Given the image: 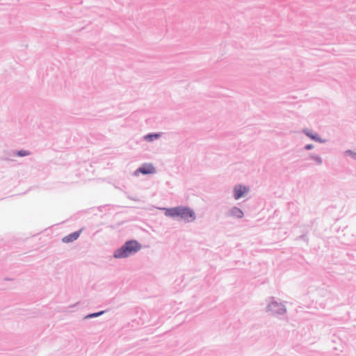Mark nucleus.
Wrapping results in <instances>:
<instances>
[{"mask_svg": "<svg viewBox=\"0 0 356 356\" xmlns=\"http://www.w3.org/2000/svg\"><path fill=\"white\" fill-rule=\"evenodd\" d=\"M250 190L249 186L237 184L234 187L233 195L235 200L242 198Z\"/></svg>", "mask_w": 356, "mask_h": 356, "instance_id": "nucleus-5", "label": "nucleus"}, {"mask_svg": "<svg viewBox=\"0 0 356 356\" xmlns=\"http://www.w3.org/2000/svg\"><path fill=\"white\" fill-rule=\"evenodd\" d=\"M345 154L346 156H350L351 158H353L354 160H356V152L350 150V149H348L345 152Z\"/></svg>", "mask_w": 356, "mask_h": 356, "instance_id": "nucleus-13", "label": "nucleus"}, {"mask_svg": "<svg viewBox=\"0 0 356 356\" xmlns=\"http://www.w3.org/2000/svg\"><path fill=\"white\" fill-rule=\"evenodd\" d=\"M297 239L302 240V241H306V242H308V241H309L307 234H302V235L299 236L297 238Z\"/></svg>", "mask_w": 356, "mask_h": 356, "instance_id": "nucleus-14", "label": "nucleus"}, {"mask_svg": "<svg viewBox=\"0 0 356 356\" xmlns=\"http://www.w3.org/2000/svg\"><path fill=\"white\" fill-rule=\"evenodd\" d=\"M30 154V152L28 151V150H25V149H19V150H17L15 152V156H17L19 157H24V156H29Z\"/></svg>", "mask_w": 356, "mask_h": 356, "instance_id": "nucleus-12", "label": "nucleus"}, {"mask_svg": "<svg viewBox=\"0 0 356 356\" xmlns=\"http://www.w3.org/2000/svg\"><path fill=\"white\" fill-rule=\"evenodd\" d=\"M302 133L315 142L320 143H325L326 142L325 139H323L317 133L313 132L311 129H302Z\"/></svg>", "mask_w": 356, "mask_h": 356, "instance_id": "nucleus-6", "label": "nucleus"}, {"mask_svg": "<svg viewBox=\"0 0 356 356\" xmlns=\"http://www.w3.org/2000/svg\"><path fill=\"white\" fill-rule=\"evenodd\" d=\"M104 313H105V311H99V312H97L90 313V314H87L84 317V318L85 319H89V318L99 317V316H102Z\"/></svg>", "mask_w": 356, "mask_h": 356, "instance_id": "nucleus-11", "label": "nucleus"}, {"mask_svg": "<svg viewBox=\"0 0 356 356\" xmlns=\"http://www.w3.org/2000/svg\"><path fill=\"white\" fill-rule=\"evenodd\" d=\"M270 299L271 300L268 304L266 307V311L268 312H270L272 314L274 315H281L286 313V309L284 305H283L282 302H279L275 300V298L273 297H270Z\"/></svg>", "mask_w": 356, "mask_h": 356, "instance_id": "nucleus-3", "label": "nucleus"}, {"mask_svg": "<svg viewBox=\"0 0 356 356\" xmlns=\"http://www.w3.org/2000/svg\"><path fill=\"white\" fill-rule=\"evenodd\" d=\"M156 172V168L151 163H144L138 168L134 172V176H138L139 174L144 175H152Z\"/></svg>", "mask_w": 356, "mask_h": 356, "instance_id": "nucleus-4", "label": "nucleus"}, {"mask_svg": "<svg viewBox=\"0 0 356 356\" xmlns=\"http://www.w3.org/2000/svg\"><path fill=\"white\" fill-rule=\"evenodd\" d=\"M81 232H82V229L75 231V232H73L69 234L68 235L64 236L62 238V241L65 243H72V242L76 241L79 237Z\"/></svg>", "mask_w": 356, "mask_h": 356, "instance_id": "nucleus-7", "label": "nucleus"}, {"mask_svg": "<svg viewBox=\"0 0 356 356\" xmlns=\"http://www.w3.org/2000/svg\"><path fill=\"white\" fill-rule=\"evenodd\" d=\"M228 216L240 219L243 217L244 213L243 211L240 208L237 207H233L229 209Z\"/></svg>", "mask_w": 356, "mask_h": 356, "instance_id": "nucleus-8", "label": "nucleus"}, {"mask_svg": "<svg viewBox=\"0 0 356 356\" xmlns=\"http://www.w3.org/2000/svg\"><path fill=\"white\" fill-rule=\"evenodd\" d=\"M161 136V132L149 133L144 136V139L147 142H152Z\"/></svg>", "mask_w": 356, "mask_h": 356, "instance_id": "nucleus-9", "label": "nucleus"}, {"mask_svg": "<svg viewBox=\"0 0 356 356\" xmlns=\"http://www.w3.org/2000/svg\"><path fill=\"white\" fill-rule=\"evenodd\" d=\"M142 248V245L136 239L126 241L124 244L113 252L115 259H125L134 255Z\"/></svg>", "mask_w": 356, "mask_h": 356, "instance_id": "nucleus-1", "label": "nucleus"}, {"mask_svg": "<svg viewBox=\"0 0 356 356\" xmlns=\"http://www.w3.org/2000/svg\"><path fill=\"white\" fill-rule=\"evenodd\" d=\"M314 147L313 144H307L305 145L304 149L305 150H311Z\"/></svg>", "mask_w": 356, "mask_h": 356, "instance_id": "nucleus-15", "label": "nucleus"}, {"mask_svg": "<svg viewBox=\"0 0 356 356\" xmlns=\"http://www.w3.org/2000/svg\"><path fill=\"white\" fill-rule=\"evenodd\" d=\"M127 198H129V200H134V201H138V199L136 198V197H134L132 196H130L129 195H127Z\"/></svg>", "mask_w": 356, "mask_h": 356, "instance_id": "nucleus-16", "label": "nucleus"}, {"mask_svg": "<svg viewBox=\"0 0 356 356\" xmlns=\"http://www.w3.org/2000/svg\"><path fill=\"white\" fill-rule=\"evenodd\" d=\"M309 158L314 161L317 165H321L323 163V159L319 155L310 153Z\"/></svg>", "mask_w": 356, "mask_h": 356, "instance_id": "nucleus-10", "label": "nucleus"}, {"mask_svg": "<svg viewBox=\"0 0 356 356\" xmlns=\"http://www.w3.org/2000/svg\"><path fill=\"white\" fill-rule=\"evenodd\" d=\"M165 215L172 218H180L188 222H193L196 218L195 211L186 206H178L165 209Z\"/></svg>", "mask_w": 356, "mask_h": 356, "instance_id": "nucleus-2", "label": "nucleus"}]
</instances>
